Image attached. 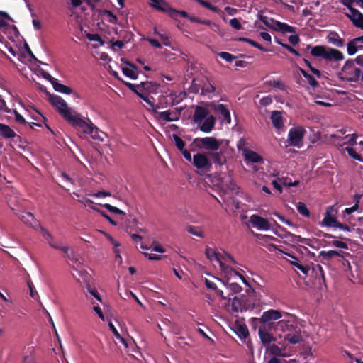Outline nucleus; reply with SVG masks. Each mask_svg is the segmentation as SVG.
Returning <instances> with one entry per match:
<instances>
[{"instance_id": "obj_59", "label": "nucleus", "mask_w": 363, "mask_h": 363, "mask_svg": "<svg viewBox=\"0 0 363 363\" xmlns=\"http://www.w3.org/2000/svg\"><path fill=\"white\" fill-rule=\"evenodd\" d=\"M219 55L222 59L229 62H232L236 58L234 55L227 52H222L219 54Z\"/></svg>"}, {"instance_id": "obj_36", "label": "nucleus", "mask_w": 363, "mask_h": 363, "mask_svg": "<svg viewBox=\"0 0 363 363\" xmlns=\"http://www.w3.org/2000/svg\"><path fill=\"white\" fill-rule=\"evenodd\" d=\"M141 98L148 104L149 107L147 109L149 111H152L153 113H157V110L159 108H163L167 107V106H164L162 102L160 101L158 104L155 105L152 101H150L148 96H145L144 94L141 96Z\"/></svg>"}, {"instance_id": "obj_17", "label": "nucleus", "mask_w": 363, "mask_h": 363, "mask_svg": "<svg viewBox=\"0 0 363 363\" xmlns=\"http://www.w3.org/2000/svg\"><path fill=\"white\" fill-rule=\"evenodd\" d=\"M363 50V36L357 37L350 40L347 44V52L350 56L357 51Z\"/></svg>"}, {"instance_id": "obj_57", "label": "nucleus", "mask_w": 363, "mask_h": 363, "mask_svg": "<svg viewBox=\"0 0 363 363\" xmlns=\"http://www.w3.org/2000/svg\"><path fill=\"white\" fill-rule=\"evenodd\" d=\"M270 352L276 356H284L281 350L276 345H272L269 347Z\"/></svg>"}, {"instance_id": "obj_62", "label": "nucleus", "mask_w": 363, "mask_h": 363, "mask_svg": "<svg viewBox=\"0 0 363 363\" xmlns=\"http://www.w3.org/2000/svg\"><path fill=\"white\" fill-rule=\"evenodd\" d=\"M331 245L335 247L341 249L347 250L348 248L347 245L345 242L340 240H333L332 241Z\"/></svg>"}, {"instance_id": "obj_32", "label": "nucleus", "mask_w": 363, "mask_h": 363, "mask_svg": "<svg viewBox=\"0 0 363 363\" xmlns=\"http://www.w3.org/2000/svg\"><path fill=\"white\" fill-rule=\"evenodd\" d=\"M1 301H4L1 303V308L4 313H9L14 308L13 300L11 296L6 297L1 294Z\"/></svg>"}, {"instance_id": "obj_51", "label": "nucleus", "mask_w": 363, "mask_h": 363, "mask_svg": "<svg viewBox=\"0 0 363 363\" xmlns=\"http://www.w3.org/2000/svg\"><path fill=\"white\" fill-rule=\"evenodd\" d=\"M104 207L106 208L108 211H109L111 213H113L116 214H119V215H123V216L125 215L124 211L120 210L117 207L111 206V204L106 203L104 205Z\"/></svg>"}, {"instance_id": "obj_64", "label": "nucleus", "mask_w": 363, "mask_h": 363, "mask_svg": "<svg viewBox=\"0 0 363 363\" xmlns=\"http://www.w3.org/2000/svg\"><path fill=\"white\" fill-rule=\"evenodd\" d=\"M92 196L99 198V197H107L111 196V193L108 191H99L93 194H91Z\"/></svg>"}, {"instance_id": "obj_20", "label": "nucleus", "mask_w": 363, "mask_h": 363, "mask_svg": "<svg viewBox=\"0 0 363 363\" xmlns=\"http://www.w3.org/2000/svg\"><path fill=\"white\" fill-rule=\"evenodd\" d=\"M335 211L334 206H330L327 208L326 213L323 220L320 223L321 226L335 227L337 220L333 213Z\"/></svg>"}, {"instance_id": "obj_33", "label": "nucleus", "mask_w": 363, "mask_h": 363, "mask_svg": "<svg viewBox=\"0 0 363 363\" xmlns=\"http://www.w3.org/2000/svg\"><path fill=\"white\" fill-rule=\"evenodd\" d=\"M206 256L211 261H216L219 264L222 262L221 255L215 249L207 247L205 250Z\"/></svg>"}, {"instance_id": "obj_37", "label": "nucleus", "mask_w": 363, "mask_h": 363, "mask_svg": "<svg viewBox=\"0 0 363 363\" xmlns=\"http://www.w3.org/2000/svg\"><path fill=\"white\" fill-rule=\"evenodd\" d=\"M141 88L143 90L146 91L147 92H156L159 88V85L152 82H141Z\"/></svg>"}, {"instance_id": "obj_38", "label": "nucleus", "mask_w": 363, "mask_h": 363, "mask_svg": "<svg viewBox=\"0 0 363 363\" xmlns=\"http://www.w3.org/2000/svg\"><path fill=\"white\" fill-rule=\"evenodd\" d=\"M1 136L4 138H13L17 136L15 131L6 125L1 124Z\"/></svg>"}, {"instance_id": "obj_1", "label": "nucleus", "mask_w": 363, "mask_h": 363, "mask_svg": "<svg viewBox=\"0 0 363 363\" xmlns=\"http://www.w3.org/2000/svg\"><path fill=\"white\" fill-rule=\"evenodd\" d=\"M50 101L62 118L74 128H80L84 133L89 135L94 140H100L99 130L87 117H83L69 107L60 96H50Z\"/></svg>"}, {"instance_id": "obj_11", "label": "nucleus", "mask_w": 363, "mask_h": 363, "mask_svg": "<svg viewBox=\"0 0 363 363\" xmlns=\"http://www.w3.org/2000/svg\"><path fill=\"white\" fill-rule=\"evenodd\" d=\"M193 164L199 169L209 171L211 168V162L204 154L197 153L191 158Z\"/></svg>"}, {"instance_id": "obj_61", "label": "nucleus", "mask_w": 363, "mask_h": 363, "mask_svg": "<svg viewBox=\"0 0 363 363\" xmlns=\"http://www.w3.org/2000/svg\"><path fill=\"white\" fill-rule=\"evenodd\" d=\"M153 251L160 252V253H164L165 252V249L159 243L157 242H153L152 244V246L150 247Z\"/></svg>"}, {"instance_id": "obj_54", "label": "nucleus", "mask_w": 363, "mask_h": 363, "mask_svg": "<svg viewBox=\"0 0 363 363\" xmlns=\"http://www.w3.org/2000/svg\"><path fill=\"white\" fill-rule=\"evenodd\" d=\"M86 288L87 291L89 292V294L93 297H94L99 301L101 302L102 300H101L100 294L96 289L91 287V284L86 286Z\"/></svg>"}, {"instance_id": "obj_48", "label": "nucleus", "mask_w": 363, "mask_h": 363, "mask_svg": "<svg viewBox=\"0 0 363 363\" xmlns=\"http://www.w3.org/2000/svg\"><path fill=\"white\" fill-rule=\"evenodd\" d=\"M124 84L127 87H128L130 90L136 93L140 98L143 94L141 93L143 89L141 88V84H133L130 82H124Z\"/></svg>"}, {"instance_id": "obj_52", "label": "nucleus", "mask_w": 363, "mask_h": 363, "mask_svg": "<svg viewBox=\"0 0 363 363\" xmlns=\"http://www.w3.org/2000/svg\"><path fill=\"white\" fill-rule=\"evenodd\" d=\"M345 150L347 151L348 155L351 157H352L353 159H354L356 160H358V161H362L361 156L356 152V151H355V150L354 148H352V147H346Z\"/></svg>"}, {"instance_id": "obj_4", "label": "nucleus", "mask_w": 363, "mask_h": 363, "mask_svg": "<svg viewBox=\"0 0 363 363\" xmlns=\"http://www.w3.org/2000/svg\"><path fill=\"white\" fill-rule=\"evenodd\" d=\"M311 54L315 57H323L328 61L339 62L344 60L343 53L335 48L324 45H316L311 49Z\"/></svg>"}, {"instance_id": "obj_53", "label": "nucleus", "mask_w": 363, "mask_h": 363, "mask_svg": "<svg viewBox=\"0 0 363 363\" xmlns=\"http://www.w3.org/2000/svg\"><path fill=\"white\" fill-rule=\"evenodd\" d=\"M38 227L40 228L43 237L47 240L48 243L49 242H55L52 235L48 230L40 225Z\"/></svg>"}, {"instance_id": "obj_31", "label": "nucleus", "mask_w": 363, "mask_h": 363, "mask_svg": "<svg viewBox=\"0 0 363 363\" xmlns=\"http://www.w3.org/2000/svg\"><path fill=\"white\" fill-rule=\"evenodd\" d=\"M154 114L157 118L162 119L167 122L174 121L178 119V118L177 116H174L173 113L169 110L162 112H158L157 111V113H154Z\"/></svg>"}, {"instance_id": "obj_47", "label": "nucleus", "mask_w": 363, "mask_h": 363, "mask_svg": "<svg viewBox=\"0 0 363 363\" xmlns=\"http://www.w3.org/2000/svg\"><path fill=\"white\" fill-rule=\"evenodd\" d=\"M357 135L355 133L347 134L345 135V141H343V145H350L351 146L355 145L357 144Z\"/></svg>"}, {"instance_id": "obj_46", "label": "nucleus", "mask_w": 363, "mask_h": 363, "mask_svg": "<svg viewBox=\"0 0 363 363\" xmlns=\"http://www.w3.org/2000/svg\"><path fill=\"white\" fill-rule=\"evenodd\" d=\"M259 335L263 343H269L274 340L271 334L262 330H259Z\"/></svg>"}, {"instance_id": "obj_25", "label": "nucleus", "mask_w": 363, "mask_h": 363, "mask_svg": "<svg viewBox=\"0 0 363 363\" xmlns=\"http://www.w3.org/2000/svg\"><path fill=\"white\" fill-rule=\"evenodd\" d=\"M270 119L272 121L273 126L276 129H281L284 127V118L282 116V113L279 111H273L271 113Z\"/></svg>"}, {"instance_id": "obj_58", "label": "nucleus", "mask_w": 363, "mask_h": 363, "mask_svg": "<svg viewBox=\"0 0 363 363\" xmlns=\"http://www.w3.org/2000/svg\"><path fill=\"white\" fill-rule=\"evenodd\" d=\"M230 25L231 27L237 30H240L242 28V24L238 18H233L230 20Z\"/></svg>"}, {"instance_id": "obj_18", "label": "nucleus", "mask_w": 363, "mask_h": 363, "mask_svg": "<svg viewBox=\"0 0 363 363\" xmlns=\"http://www.w3.org/2000/svg\"><path fill=\"white\" fill-rule=\"evenodd\" d=\"M49 245L52 247L56 250H59L62 251L63 253H65L66 257L72 262V264L78 262L79 259L77 257H75L73 250L71 249L69 246L61 245L52 242H49Z\"/></svg>"}, {"instance_id": "obj_22", "label": "nucleus", "mask_w": 363, "mask_h": 363, "mask_svg": "<svg viewBox=\"0 0 363 363\" xmlns=\"http://www.w3.org/2000/svg\"><path fill=\"white\" fill-rule=\"evenodd\" d=\"M19 219L25 224L36 228L39 226L38 221L35 218L34 216L30 212L22 211L18 214Z\"/></svg>"}, {"instance_id": "obj_12", "label": "nucleus", "mask_w": 363, "mask_h": 363, "mask_svg": "<svg viewBox=\"0 0 363 363\" xmlns=\"http://www.w3.org/2000/svg\"><path fill=\"white\" fill-rule=\"evenodd\" d=\"M285 315V318L279 320L276 324V328L277 330H281L285 334L291 330L294 325V317L291 315H289L286 313H284Z\"/></svg>"}, {"instance_id": "obj_8", "label": "nucleus", "mask_w": 363, "mask_h": 363, "mask_svg": "<svg viewBox=\"0 0 363 363\" xmlns=\"http://www.w3.org/2000/svg\"><path fill=\"white\" fill-rule=\"evenodd\" d=\"M306 133V130L301 126L292 128L288 133L287 141L291 146L301 147L303 145V138Z\"/></svg>"}, {"instance_id": "obj_56", "label": "nucleus", "mask_w": 363, "mask_h": 363, "mask_svg": "<svg viewBox=\"0 0 363 363\" xmlns=\"http://www.w3.org/2000/svg\"><path fill=\"white\" fill-rule=\"evenodd\" d=\"M237 333L240 337L245 338L249 335L248 330L246 327L240 325L237 328Z\"/></svg>"}, {"instance_id": "obj_21", "label": "nucleus", "mask_w": 363, "mask_h": 363, "mask_svg": "<svg viewBox=\"0 0 363 363\" xmlns=\"http://www.w3.org/2000/svg\"><path fill=\"white\" fill-rule=\"evenodd\" d=\"M172 138L177 147L181 151L184 157L189 162H191V155L189 151L185 149V143L177 135L173 134Z\"/></svg>"}, {"instance_id": "obj_30", "label": "nucleus", "mask_w": 363, "mask_h": 363, "mask_svg": "<svg viewBox=\"0 0 363 363\" xmlns=\"http://www.w3.org/2000/svg\"><path fill=\"white\" fill-rule=\"evenodd\" d=\"M347 132V129H340L337 130L335 134L330 135V138H333V142L340 147L343 146V141H345V136H343Z\"/></svg>"}, {"instance_id": "obj_45", "label": "nucleus", "mask_w": 363, "mask_h": 363, "mask_svg": "<svg viewBox=\"0 0 363 363\" xmlns=\"http://www.w3.org/2000/svg\"><path fill=\"white\" fill-rule=\"evenodd\" d=\"M296 208H297L298 212L301 215H302L306 218H308L310 216V211L304 203L298 202L296 204Z\"/></svg>"}, {"instance_id": "obj_40", "label": "nucleus", "mask_w": 363, "mask_h": 363, "mask_svg": "<svg viewBox=\"0 0 363 363\" xmlns=\"http://www.w3.org/2000/svg\"><path fill=\"white\" fill-rule=\"evenodd\" d=\"M300 72L301 74L304 77V78L306 79L307 82L312 87L315 88L318 86V82L312 75L308 74L306 71H305L303 69H300Z\"/></svg>"}, {"instance_id": "obj_7", "label": "nucleus", "mask_w": 363, "mask_h": 363, "mask_svg": "<svg viewBox=\"0 0 363 363\" xmlns=\"http://www.w3.org/2000/svg\"><path fill=\"white\" fill-rule=\"evenodd\" d=\"M196 146L200 149H204L208 152L217 151L222 142L213 137L197 138L194 140Z\"/></svg>"}, {"instance_id": "obj_27", "label": "nucleus", "mask_w": 363, "mask_h": 363, "mask_svg": "<svg viewBox=\"0 0 363 363\" xmlns=\"http://www.w3.org/2000/svg\"><path fill=\"white\" fill-rule=\"evenodd\" d=\"M49 80L56 91L65 94H70L73 93V90L70 87L59 83L56 79L50 77Z\"/></svg>"}, {"instance_id": "obj_63", "label": "nucleus", "mask_w": 363, "mask_h": 363, "mask_svg": "<svg viewBox=\"0 0 363 363\" xmlns=\"http://www.w3.org/2000/svg\"><path fill=\"white\" fill-rule=\"evenodd\" d=\"M277 42L278 44L281 45L282 47L287 49L291 53H293L294 55H295L296 56H300V53L296 50H295L292 47H291L290 45L284 44L279 40H277Z\"/></svg>"}, {"instance_id": "obj_60", "label": "nucleus", "mask_w": 363, "mask_h": 363, "mask_svg": "<svg viewBox=\"0 0 363 363\" xmlns=\"http://www.w3.org/2000/svg\"><path fill=\"white\" fill-rule=\"evenodd\" d=\"M294 259V261H291V264L295 266L296 268H298L299 270H301L302 272L306 274L308 272V269L303 266L302 264H301L298 262V259L294 257H292Z\"/></svg>"}, {"instance_id": "obj_24", "label": "nucleus", "mask_w": 363, "mask_h": 363, "mask_svg": "<svg viewBox=\"0 0 363 363\" xmlns=\"http://www.w3.org/2000/svg\"><path fill=\"white\" fill-rule=\"evenodd\" d=\"M122 61L127 65L126 67L121 68L123 73L128 77L132 79H136L138 77V70L137 67L133 64L127 61Z\"/></svg>"}, {"instance_id": "obj_44", "label": "nucleus", "mask_w": 363, "mask_h": 363, "mask_svg": "<svg viewBox=\"0 0 363 363\" xmlns=\"http://www.w3.org/2000/svg\"><path fill=\"white\" fill-rule=\"evenodd\" d=\"M260 21L267 27L277 30L276 24L278 23V21L273 20L272 18H269L267 16H261Z\"/></svg>"}, {"instance_id": "obj_39", "label": "nucleus", "mask_w": 363, "mask_h": 363, "mask_svg": "<svg viewBox=\"0 0 363 363\" xmlns=\"http://www.w3.org/2000/svg\"><path fill=\"white\" fill-rule=\"evenodd\" d=\"M22 363H34L33 348H28L23 352Z\"/></svg>"}, {"instance_id": "obj_35", "label": "nucleus", "mask_w": 363, "mask_h": 363, "mask_svg": "<svg viewBox=\"0 0 363 363\" xmlns=\"http://www.w3.org/2000/svg\"><path fill=\"white\" fill-rule=\"evenodd\" d=\"M221 184L223 188H226L230 191H235L237 185L231 178L230 174H228L221 181Z\"/></svg>"}, {"instance_id": "obj_42", "label": "nucleus", "mask_w": 363, "mask_h": 363, "mask_svg": "<svg viewBox=\"0 0 363 363\" xmlns=\"http://www.w3.org/2000/svg\"><path fill=\"white\" fill-rule=\"evenodd\" d=\"M276 28L277 31H281L282 33H294V28L289 26L286 23H281L278 21V23L276 24Z\"/></svg>"}, {"instance_id": "obj_43", "label": "nucleus", "mask_w": 363, "mask_h": 363, "mask_svg": "<svg viewBox=\"0 0 363 363\" xmlns=\"http://www.w3.org/2000/svg\"><path fill=\"white\" fill-rule=\"evenodd\" d=\"M101 14L103 16H106L107 17V21L109 23L113 24H116L118 23V18L111 11L104 9L101 11Z\"/></svg>"}, {"instance_id": "obj_29", "label": "nucleus", "mask_w": 363, "mask_h": 363, "mask_svg": "<svg viewBox=\"0 0 363 363\" xmlns=\"http://www.w3.org/2000/svg\"><path fill=\"white\" fill-rule=\"evenodd\" d=\"M208 156L212 159L214 164H218L219 166L223 165L226 162L224 152L222 150L220 152H208Z\"/></svg>"}, {"instance_id": "obj_13", "label": "nucleus", "mask_w": 363, "mask_h": 363, "mask_svg": "<svg viewBox=\"0 0 363 363\" xmlns=\"http://www.w3.org/2000/svg\"><path fill=\"white\" fill-rule=\"evenodd\" d=\"M283 317L281 311L275 309H269L267 311L263 312L261 317L259 318V323L261 324H268L272 321L278 320Z\"/></svg>"}, {"instance_id": "obj_55", "label": "nucleus", "mask_w": 363, "mask_h": 363, "mask_svg": "<svg viewBox=\"0 0 363 363\" xmlns=\"http://www.w3.org/2000/svg\"><path fill=\"white\" fill-rule=\"evenodd\" d=\"M335 254H337V251L335 250H328V251H320V256H322L326 259H330L332 257L335 256Z\"/></svg>"}, {"instance_id": "obj_41", "label": "nucleus", "mask_w": 363, "mask_h": 363, "mask_svg": "<svg viewBox=\"0 0 363 363\" xmlns=\"http://www.w3.org/2000/svg\"><path fill=\"white\" fill-rule=\"evenodd\" d=\"M189 20L191 21V22H196V23H201V24H204V25H206V26H212L213 27V30H219V26L215 23H212L211 21L209 20H201L198 18H196V17H189Z\"/></svg>"}, {"instance_id": "obj_15", "label": "nucleus", "mask_w": 363, "mask_h": 363, "mask_svg": "<svg viewBox=\"0 0 363 363\" xmlns=\"http://www.w3.org/2000/svg\"><path fill=\"white\" fill-rule=\"evenodd\" d=\"M219 265L220 269L225 274L228 280L235 277H238L246 286L249 287L250 286L249 282L245 279V278L241 274L236 272L233 268L225 264V263L223 262V261L220 262Z\"/></svg>"}, {"instance_id": "obj_2", "label": "nucleus", "mask_w": 363, "mask_h": 363, "mask_svg": "<svg viewBox=\"0 0 363 363\" xmlns=\"http://www.w3.org/2000/svg\"><path fill=\"white\" fill-rule=\"evenodd\" d=\"M13 23L14 21L7 13L1 11V34L6 35V38L11 41L5 43V48L13 57H15L18 50L17 42L20 40V35ZM3 39L4 36L1 35V40Z\"/></svg>"}, {"instance_id": "obj_14", "label": "nucleus", "mask_w": 363, "mask_h": 363, "mask_svg": "<svg viewBox=\"0 0 363 363\" xmlns=\"http://www.w3.org/2000/svg\"><path fill=\"white\" fill-rule=\"evenodd\" d=\"M249 222L259 230H268L271 228V225L267 219L256 214L250 217Z\"/></svg>"}, {"instance_id": "obj_49", "label": "nucleus", "mask_w": 363, "mask_h": 363, "mask_svg": "<svg viewBox=\"0 0 363 363\" xmlns=\"http://www.w3.org/2000/svg\"><path fill=\"white\" fill-rule=\"evenodd\" d=\"M186 230L191 235H194L199 237V238L204 237V234H203V231L198 227L188 226Z\"/></svg>"}, {"instance_id": "obj_10", "label": "nucleus", "mask_w": 363, "mask_h": 363, "mask_svg": "<svg viewBox=\"0 0 363 363\" xmlns=\"http://www.w3.org/2000/svg\"><path fill=\"white\" fill-rule=\"evenodd\" d=\"M150 6L157 11L168 13L172 18H177V10L172 8L165 0H152Z\"/></svg>"}, {"instance_id": "obj_19", "label": "nucleus", "mask_w": 363, "mask_h": 363, "mask_svg": "<svg viewBox=\"0 0 363 363\" xmlns=\"http://www.w3.org/2000/svg\"><path fill=\"white\" fill-rule=\"evenodd\" d=\"M284 340L291 344H297L301 342L303 337L300 328L295 325L289 333L284 335Z\"/></svg>"}, {"instance_id": "obj_5", "label": "nucleus", "mask_w": 363, "mask_h": 363, "mask_svg": "<svg viewBox=\"0 0 363 363\" xmlns=\"http://www.w3.org/2000/svg\"><path fill=\"white\" fill-rule=\"evenodd\" d=\"M2 97L4 99H1V110L9 113H13L17 122L21 124H26V121L24 118L13 108L14 99L12 95L9 91H6L4 95H1V98Z\"/></svg>"}, {"instance_id": "obj_34", "label": "nucleus", "mask_w": 363, "mask_h": 363, "mask_svg": "<svg viewBox=\"0 0 363 363\" xmlns=\"http://www.w3.org/2000/svg\"><path fill=\"white\" fill-rule=\"evenodd\" d=\"M216 111L221 116L223 119L228 123H230V114L228 109L223 104H218L216 108Z\"/></svg>"}, {"instance_id": "obj_6", "label": "nucleus", "mask_w": 363, "mask_h": 363, "mask_svg": "<svg viewBox=\"0 0 363 363\" xmlns=\"http://www.w3.org/2000/svg\"><path fill=\"white\" fill-rule=\"evenodd\" d=\"M340 74L350 82H357L360 79L361 69L355 67L353 60H347L343 65Z\"/></svg>"}, {"instance_id": "obj_16", "label": "nucleus", "mask_w": 363, "mask_h": 363, "mask_svg": "<svg viewBox=\"0 0 363 363\" xmlns=\"http://www.w3.org/2000/svg\"><path fill=\"white\" fill-rule=\"evenodd\" d=\"M346 16L356 28L363 30V14L357 9H350V11L346 13Z\"/></svg>"}, {"instance_id": "obj_3", "label": "nucleus", "mask_w": 363, "mask_h": 363, "mask_svg": "<svg viewBox=\"0 0 363 363\" xmlns=\"http://www.w3.org/2000/svg\"><path fill=\"white\" fill-rule=\"evenodd\" d=\"M194 122L204 133H210L215 125L214 117L208 111L201 106H196L194 114Z\"/></svg>"}, {"instance_id": "obj_23", "label": "nucleus", "mask_w": 363, "mask_h": 363, "mask_svg": "<svg viewBox=\"0 0 363 363\" xmlns=\"http://www.w3.org/2000/svg\"><path fill=\"white\" fill-rule=\"evenodd\" d=\"M186 94L183 91H171L167 97L169 99L170 101H166L164 106H174L178 104L185 98Z\"/></svg>"}, {"instance_id": "obj_50", "label": "nucleus", "mask_w": 363, "mask_h": 363, "mask_svg": "<svg viewBox=\"0 0 363 363\" xmlns=\"http://www.w3.org/2000/svg\"><path fill=\"white\" fill-rule=\"evenodd\" d=\"M215 91H216L215 86L212 84L208 83V84H203V86H202L201 94L203 95H206L208 94L214 93Z\"/></svg>"}, {"instance_id": "obj_9", "label": "nucleus", "mask_w": 363, "mask_h": 363, "mask_svg": "<svg viewBox=\"0 0 363 363\" xmlns=\"http://www.w3.org/2000/svg\"><path fill=\"white\" fill-rule=\"evenodd\" d=\"M72 269L75 272L73 276L78 282L85 284L86 286L91 284V275L82 267V263L79 260L72 264Z\"/></svg>"}, {"instance_id": "obj_26", "label": "nucleus", "mask_w": 363, "mask_h": 363, "mask_svg": "<svg viewBox=\"0 0 363 363\" xmlns=\"http://www.w3.org/2000/svg\"><path fill=\"white\" fill-rule=\"evenodd\" d=\"M326 40L328 43L337 48H342L344 45V39L340 38L336 32H330L326 36Z\"/></svg>"}, {"instance_id": "obj_28", "label": "nucleus", "mask_w": 363, "mask_h": 363, "mask_svg": "<svg viewBox=\"0 0 363 363\" xmlns=\"http://www.w3.org/2000/svg\"><path fill=\"white\" fill-rule=\"evenodd\" d=\"M242 155L245 157V160L251 162L253 163H258L262 162V157L259 156L257 152L248 150L245 149L243 150Z\"/></svg>"}]
</instances>
